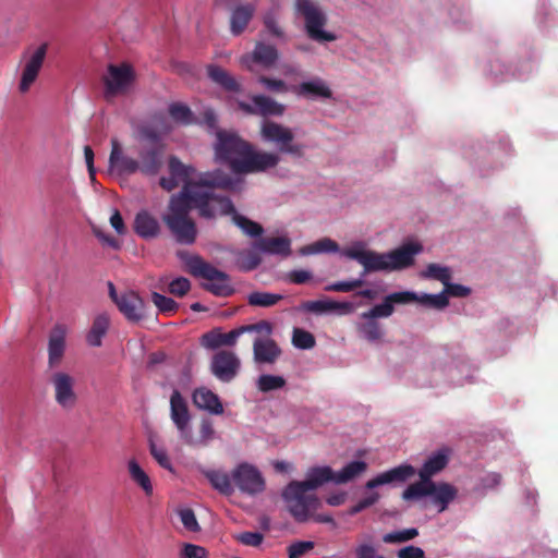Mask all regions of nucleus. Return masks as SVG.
I'll return each instance as SVG.
<instances>
[{
	"label": "nucleus",
	"mask_w": 558,
	"mask_h": 558,
	"mask_svg": "<svg viewBox=\"0 0 558 558\" xmlns=\"http://www.w3.org/2000/svg\"><path fill=\"white\" fill-rule=\"evenodd\" d=\"M240 182L227 179L220 173L204 174L197 182L182 186L178 194L170 197L168 213L162 220L175 241L180 244H193L197 236V228L190 216L191 210L207 220H213L233 210L230 197L217 190L235 191Z\"/></svg>",
	"instance_id": "obj_1"
},
{
	"label": "nucleus",
	"mask_w": 558,
	"mask_h": 558,
	"mask_svg": "<svg viewBox=\"0 0 558 558\" xmlns=\"http://www.w3.org/2000/svg\"><path fill=\"white\" fill-rule=\"evenodd\" d=\"M423 251V245L417 242L404 243L398 248L378 253L371 250H364L361 243L342 251V255L356 260L363 266L362 276L375 271H397L407 269L414 265L415 256Z\"/></svg>",
	"instance_id": "obj_2"
},
{
	"label": "nucleus",
	"mask_w": 558,
	"mask_h": 558,
	"mask_svg": "<svg viewBox=\"0 0 558 558\" xmlns=\"http://www.w3.org/2000/svg\"><path fill=\"white\" fill-rule=\"evenodd\" d=\"M295 9L304 19V28L310 39L316 43H330L337 39L333 33L325 31L326 13L312 0H295Z\"/></svg>",
	"instance_id": "obj_3"
},
{
	"label": "nucleus",
	"mask_w": 558,
	"mask_h": 558,
	"mask_svg": "<svg viewBox=\"0 0 558 558\" xmlns=\"http://www.w3.org/2000/svg\"><path fill=\"white\" fill-rule=\"evenodd\" d=\"M430 496L433 504L438 507V512H444L457 498L458 489L446 482H430L428 484H410L402 493L404 500H417Z\"/></svg>",
	"instance_id": "obj_4"
},
{
	"label": "nucleus",
	"mask_w": 558,
	"mask_h": 558,
	"mask_svg": "<svg viewBox=\"0 0 558 558\" xmlns=\"http://www.w3.org/2000/svg\"><path fill=\"white\" fill-rule=\"evenodd\" d=\"M186 265L191 275L209 281L204 284L207 291L217 296H228L233 293V288L229 283V276L206 263L199 256L190 257Z\"/></svg>",
	"instance_id": "obj_5"
},
{
	"label": "nucleus",
	"mask_w": 558,
	"mask_h": 558,
	"mask_svg": "<svg viewBox=\"0 0 558 558\" xmlns=\"http://www.w3.org/2000/svg\"><path fill=\"white\" fill-rule=\"evenodd\" d=\"M260 137L264 142L275 144L279 151L294 157L304 155V145L293 143L294 134L291 129L271 120H265L260 125Z\"/></svg>",
	"instance_id": "obj_6"
},
{
	"label": "nucleus",
	"mask_w": 558,
	"mask_h": 558,
	"mask_svg": "<svg viewBox=\"0 0 558 558\" xmlns=\"http://www.w3.org/2000/svg\"><path fill=\"white\" fill-rule=\"evenodd\" d=\"M215 155L219 161L228 162L233 171L235 161L246 158L251 144L236 133L218 130L216 133Z\"/></svg>",
	"instance_id": "obj_7"
},
{
	"label": "nucleus",
	"mask_w": 558,
	"mask_h": 558,
	"mask_svg": "<svg viewBox=\"0 0 558 558\" xmlns=\"http://www.w3.org/2000/svg\"><path fill=\"white\" fill-rule=\"evenodd\" d=\"M283 499L288 502L291 515L298 522H305L310 518L312 510L318 505V498L299 485L298 481H292L282 493Z\"/></svg>",
	"instance_id": "obj_8"
},
{
	"label": "nucleus",
	"mask_w": 558,
	"mask_h": 558,
	"mask_svg": "<svg viewBox=\"0 0 558 558\" xmlns=\"http://www.w3.org/2000/svg\"><path fill=\"white\" fill-rule=\"evenodd\" d=\"M135 80V72L130 63L109 64L104 76L105 97L110 99L125 93Z\"/></svg>",
	"instance_id": "obj_9"
},
{
	"label": "nucleus",
	"mask_w": 558,
	"mask_h": 558,
	"mask_svg": "<svg viewBox=\"0 0 558 558\" xmlns=\"http://www.w3.org/2000/svg\"><path fill=\"white\" fill-rule=\"evenodd\" d=\"M280 162V156L277 153L255 150L251 146L246 158L235 161L233 165L234 173H257L265 172L276 168Z\"/></svg>",
	"instance_id": "obj_10"
},
{
	"label": "nucleus",
	"mask_w": 558,
	"mask_h": 558,
	"mask_svg": "<svg viewBox=\"0 0 558 558\" xmlns=\"http://www.w3.org/2000/svg\"><path fill=\"white\" fill-rule=\"evenodd\" d=\"M48 52V44L44 43L35 48L33 51L24 53V66L19 83V90L25 94L29 90L32 85L36 82L38 74L44 65Z\"/></svg>",
	"instance_id": "obj_11"
},
{
	"label": "nucleus",
	"mask_w": 558,
	"mask_h": 558,
	"mask_svg": "<svg viewBox=\"0 0 558 558\" xmlns=\"http://www.w3.org/2000/svg\"><path fill=\"white\" fill-rule=\"evenodd\" d=\"M234 486L247 495H257L265 489V480L257 468L248 463H240L232 470Z\"/></svg>",
	"instance_id": "obj_12"
},
{
	"label": "nucleus",
	"mask_w": 558,
	"mask_h": 558,
	"mask_svg": "<svg viewBox=\"0 0 558 558\" xmlns=\"http://www.w3.org/2000/svg\"><path fill=\"white\" fill-rule=\"evenodd\" d=\"M49 380L53 388L56 402L64 410L74 409L78 401L75 378L66 372L58 371L51 374Z\"/></svg>",
	"instance_id": "obj_13"
},
{
	"label": "nucleus",
	"mask_w": 558,
	"mask_h": 558,
	"mask_svg": "<svg viewBox=\"0 0 558 558\" xmlns=\"http://www.w3.org/2000/svg\"><path fill=\"white\" fill-rule=\"evenodd\" d=\"M170 417L178 429L180 438L183 441L192 442L190 438L192 415L186 400L177 389H174L170 396Z\"/></svg>",
	"instance_id": "obj_14"
},
{
	"label": "nucleus",
	"mask_w": 558,
	"mask_h": 558,
	"mask_svg": "<svg viewBox=\"0 0 558 558\" xmlns=\"http://www.w3.org/2000/svg\"><path fill=\"white\" fill-rule=\"evenodd\" d=\"M69 327L65 324L57 323L48 333V366L56 368L60 366L66 351V338L69 335Z\"/></svg>",
	"instance_id": "obj_15"
},
{
	"label": "nucleus",
	"mask_w": 558,
	"mask_h": 558,
	"mask_svg": "<svg viewBox=\"0 0 558 558\" xmlns=\"http://www.w3.org/2000/svg\"><path fill=\"white\" fill-rule=\"evenodd\" d=\"M240 365V359L234 352L221 350L213 357L211 372L219 380L229 383L236 376Z\"/></svg>",
	"instance_id": "obj_16"
},
{
	"label": "nucleus",
	"mask_w": 558,
	"mask_h": 558,
	"mask_svg": "<svg viewBox=\"0 0 558 558\" xmlns=\"http://www.w3.org/2000/svg\"><path fill=\"white\" fill-rule=\"evenodd\" d=\"M416 474V470L411 464H400L388 471H385L377 476L366 482L367 489H374L378 486L386 484H401L405 483Z\"/></svg>",
	"instance_id": "obj_17"
},
{
	"label": "nucleus",
	"mask_w": 558,
	"mask_h": 558,
	"mask_svg": "<svg viewBox=\"0 0 558 558\" xmlns=\"http://www.w3.org/2000/svg\"><path fill=\"white\" fill-rule=\"evenodd\" d=\"M163 147L161 145L143 146L138 150V171L145 175H156L162 167Z\"/></svg>",
	"instance_id": "obj_18"
},
{
	"label": "nucleus",
	"mask_w": 558,
	"mask_h": 558,
	"mask_svg": "<svg viewBox=\"0 0 558 558\" xmlns=\"http://www.w3.org/2000/svg\"><path fill=\"white\" fill-rule=\"evenodd\" d=\"M111 151L109 156V167L119 175H131L138 171L137 160L123 154L121 145L117 138H111Z\"/></svg>",
	"instance_id": "obj_19"
},
{
	"label": "nucleus",
	"mask_w": 558,
	"mask_h": 558,
	"mask_svg": "<svg viewBox=\"0 0 558 558\" xmlns=\"http://www.w3.org/2000/svg\"><path fill=\"white\" fill-rule=\"evenodd\" d=\"M124 317L133 323L140 322L144 316L145 304L141 296L134 291H126L120 294L116 304Z\"/></svg>",
	"instance_id": "obj_20"
},
{
	"label": "nucleus",
	"mask_w": 558,
	"mask_h": 558,
	"mask_svg": "<svg viewBox=\"0 0 558 558\" xmlns=\"http://www.w3.org/2000/svg\"><path fill=\"white\" fill-rule=\"evenodd\" d=\"M168 168H169V174H171L173 178H175L178 181L183 183V186H185L187 183L197 182L199 181L204 174H213V173H220L222 177L227 179H232L230 175L225 173L221 170H214V171H207L199 173L196 178H193L196 170L192 166L184 165L178 157L171 156L168 161Z\"/></svg>",
	"instance_id": "obj_21"
},
{
	"label": "nucleus",
	"mask_w": 558,
	"mask_h": 558,
	"mask_svg": "<svg viewBox=\"0 0 558 558\" xmlns=\"http://www.w3.org/2000/svg\"><path fill=\"white\" fill-rule=\"evenodd\" d=\"M254 361L258 364H274L282 351L271 338H255L253 342Z\"/></svg>",
	"instance_id": "obj_22"
},
{
	"label": "nucleus",
	"mask_w": 558,
	"mask_h": 558,
	"mask_svg": "<svg viewBox=\"0 0 558 558\" xmlns=\"http://www.w3.org/2000/svg\"><path fill=\"white\" fill-rule=\"evenodd\" d=\"M192 401L197 409L207 411L210 414L220 415L223 413V405L220 398L206 387L194 389Z\"/></svg>",
	"instance_id": "obj_23"
},
{
	"label": "nucleus",
	"mask_w": 558,
	"mask_h": 558,
	"mask_svg": "<svg viewBox=\"0 0 558 558\" xmlns=\"http://www.w3.org/2000/svg\"><path fill=\"white\" fill-rule=\"evenodd\" d=\"M449 458L444 450H439L427 458L418 471L420 481L414 484H428L434 482L432 478L441 472L448 464Z\"/></svg>",
	"instance_id": "obj_24"
},
{
	"label": "nucleus",
	"mask_w": 558,
	"mask_h": 558,
	"mask_svg": "<svg viewBox=\"0 0 558 558\" xmlns=\"http://www.w3.org/2000/svg\"><path fill=\"white\" fill-rule=\"evenodd\" d=\"M134 231L143 239H154L160 233L158 220L147 210H141L134 219Z\"/></svg>",
	"instance_id": "obj_25"
},
{
	"label": "nucleus",
	"mask_w": 558,
	"mask_h": 558,
	"mask_svg": "<svg viewBox=\"0 0 558 558\" xmlns=\"http://www.w3.org/2000/svg\"><path fill=\"white\" fill-rule=\"evenodd\" d=\"M293 92L299 96L316 99L324 98L330 99L332 97V92L329 86L319 77H316L308 82H303L298 86L293 87Z\"/></svg>",
	"instance_id": "obj_26"
},
{
	"label": "nucleus",
	"mask_w": 558,
	"mask_h": 558,
	"mask_svg": "<svg viewBox=\"0 0 558 558\" xmlns=\"http://www.w3.org/2000/svg\"><path fill=\"white\" fill-rule=\"evenodd\" d=\"M335 483V472L330 466H315L308 470L306 480L299 482L304 489L314 490L325 483Z\"/></svg>",
	"instance_id": "obj_27"
},
{
	"label": "nucleus",
	"mask_w": 558,
	"mask_h": 558,
	"mask_svg": "<svg viewBox=\"0 0 558 558\" xmlns=\"http://www.w3.org/2000/svg\"><path fill=\"white\" fill-rule=\"evenodd\" d=\"M254 246L267 254L289 255L291 252V243L288 238H262L257 240Z\"/></svg>",
	"instance_id": "obj_28"
},
{
	"label": "nucleus",
	"mask_w": 558,
	"mask_h": 558,
	"mask_svg": "<svg viewBox=\"0 0 558 558\" xmlns=\"http://www.w3.org/2000/svg\"><path fill=\"white\" fill-rule=\"evenodd\" d=\"M109 327L110 318L108 314L101 313L97 315L86 335L87 344L94 348L100 347L102 344V338L107 335Z\"/></svg>",
	"instance_id": "obj_29"
},
{
	"label": "nucleus",
	"mask_w": 558,
	"mask_h": 558,
	"mask_svg": "<svg viewBox=\"0 0 558 558\" xmlns=\"http://www.w3.org/2000/svg\"><path fill=\"white\" fill-rule=\"evenodd\" d=\"M209 78L227 92L240 93V83L221 66L210 64L207 66Z\"/></svg>",
	"instance_id": "obj_30"
},
{
	"label": "nucleus",
	"mask_w": 558,
	"mask_h": 558,
	"mask_svg": "<svg viewBox=\"0 0 558 558\" xmlns=\"http://www.w3.org/2000/svg\"><path fill=\"white\" fill-rule=\"evenodd\" d=\"M254 14V7L251 4L238 5L231 12L230 29L233 35L244 32Z\"/></svg>",
	"instance_id": "obj_31"
},
{
	"label": "nucleus",
	"mask_w": 558,
	"mask_h": 558,
	"mask_svg": "<svg viewBox=\"0 0 558 558\" xmlns=\"http://www.w3.org/2000/svg\"><path fill=\"white\" fill-rule=\"evenodd\" d=\"M241 336L240 329L234 328L229 332H207L203 336V344L209 349H217L223 345L232 347Z\"/></svg>",
	"instance_id": "obj_32"
},
{
	"label": "nucleus",
	"mask_w": 558,
	"mask_h": 558,
	"mask_svg": "<svg viewBox=\"0 0 558 558\" xmlns=\"http://www.w3.org/2000/svg\"><path fill=\"white\" fill-rule=\"evenodd\" d=\"M252 102L257 109V113L264 117L276 116L280 117L284 113L286 107L277 102L272 98L265 95H255L252 97Z\"/></svg>",
	"instance_id": "obj_33"
},
{
	"label": "nucleus",
	"mask_w": 558,
	"mask_h": 558,
	"mask_svg": "<svg viewBox=\"0 0 558 558\" xmlns=\"http://www.w3.org/2000/svg\"><path fill=\"white\" fill-rule=\"evenodd\" d=\"M128 469L132 481L144 490L146 496H151L154 488L150 477L141 468V465L134 459H132L128 463Z\"/></svg>",
	"instance_id": "obj_34"
},
{
	"label": "nucleus",
	"mask_w": 558,
	"mask_h": 558,
	"mask_svg": "<svg viewBox=\"0 0 558 558\" xmlns=\"http://www.w3.org/2000/svg\"><path fill=\"white\" fill-rule=\"evenodd\" d=\"M252 58L255 62L263 64L266 68L272 66L278 60V50L264 43L256 44Z\"/></svg>",
	"instance_id": "obj_35"
},
{
	"label": "nucleus",
	"mask_w": 558,
	"mask_h": 558,
	"mask_svg": "<svg viewBox=\"0 0 558 558\" xmlns=\"http://www.w3.org/2000/svg\"><path fill=\"white\" fill-rule=\"evenodd\" d=\"M225 216H231L233 223L250 236H260L264 232V229L259 223L238 214L234 206L233 210L226 214Z\"/></svg>",
	"instance_id": "obj_36"
},
{
	"label": "nucleus",
	"mask_w": 558,
	"mask_h": 558,
	"mask_svg": "<svg viewBox=\"0 0 558 558\" xmlns=\"http://www.w3.org/2000/svg\"><path fill=\"white\" fill-rule=\"evenodd\" d=\"M367 464L364 461H352L335 473L336 484H345L365 472Z\"/></svg>",
	"instance_id": "obj_37"
},
{
	"label": "nucleus",
	"mask_w": 558,
	"mask_h": 558,
	"mask_svg": "<svg viewBox=\"0 0 558 558\" xmlns=\"http://www.w3.org/2000/svg\"><path fill=\"white\" fill-rule=\"evenodd\" d=\"M206 477L213 487L221 494L230 496L233 493L232 475L230 476L228 473L221 471H209L206 473Z\"/></svg>",
	"instance_id": "obj_38"
},
{
	"label": "nucleus",
	"mask_w": 558,
	"mask_h": 558,
	"mask_svg": "<svg viewBox=\"0 0 558 558\" xmlns=\"http://www.w3.org/2000/svg\"><path fill=\"white\" fill-rule=\"evenodd\" d=\"M215 429L213 423L209 418H203L199 423V436L194 437L192 434V428L190 427V438L192 442L184 441L187 446L197 447V446H207V444L214 438Z\"/></svg>",
	"instance_id": "obj_39"
},
{
	"label": "nucleus",
	"mask_w": 558,
	"mask_h": 558,
	"mask_svg": "<svg viewBox=\"0 0 558 558\" xmlns=\"http://www.w3.org/2000/svg\"><path fill=\"white\" fill-rule=\"evenodd\" d=\"M171 119L182 125H190L194 122V114L189 106L181 102H172L168 108Z\"/></svg>",
	"instance_id": "obj_40"
},
{
	"label": "nucleus",
	"mask_w": 558,
	"mask_h": 558,
	"mask_svg": "<svg viewBox=\"0 0 558 558\" xmlns=\"http://www.w3.org/2000/svg\"><path fill=\"white\" fill-rule=\"evenodd\" d=\"M283 299V295L264 291H254L248 294L247 303L251 306L271 307Z\"/></svg>",
	"instance_id": "obj_41"
},
{
	"label": "nucleus",
	"mask_w": 558,
	"mask_h": 558,
	"mask_svg": "<svg viewBox=\"0 0 558 558\" xmlns=\"http://www.w3.org/2000/svg\"><path fill=\"white\" fill-rule=\"evenodd\" d=\"M338 251V243L329 238L320 239L301 248V253L303 255H312L318 253H336Z\"/></svg>",
	"instance_id": "obj_42"
},
{
	"label": "nucleus",
	"mask_w": 558,
	"mask_h": 558,
	"mask_svg": "<svg viewBox=\"0 0 558 558\" xmlns=\"http://www.w3.org/2000/svg\"><path fill=\"white\" fill-rule=\"evenodd\" d=\"M424 278H430L440 281L444 286L451 280V271L448 267L438 264H429L422 272Z\"/></svg>",
	"instance_id": "obj_43"
},
{
	"label": "nucleus",
	"mask_w": 558,
	"mask_h": 558,
	"mask_svg": "<svg viewBox=\"0 0 558 558\" xmlns=\"http://www.w3.org/2000/svg\"><path fill=\"white\" fill-rule=\"evenodd\" d=\"M292 343L295 348L308 350L315 347V337L307 330L294 328Z\"/></svg>",
	"instance_id": "obj_44"
},
{
	"label": "nucleus",
	"mask_w": 558,
	"mask_h": 558,
	"mask_svg": "<svg viewBox=\"0 0 558 558\" xmlns=\"http://www.w3.org/2000/svg\"><path fill=\"white\" fill-rule=\"evenodd\" d=\"M418 535V531L415 527L405 529L402 531H396L387 533L383 536V542L386 544L404 543L415 538Z\"/></svg>",
	"instance_id": "obj_45"
},
{
	"label": "nucleus",
	"mask_w": 558,
	"mask_h": 558,
	"mask_svg": "<svg viewBox=\"0 0 558 558\" xmlns=\"http://www.w3.org/2000/svg\"><path fill=\"white\" fill-rule=\"evenodd\" d=\"M286 385V380L281 376L262 375L257 380V387L263 392L280 389Z\"/></svg>",
	"instance_id": "obj_46"
},
{
	"label": "nucleus",
	"mask_w": 558,
	"mask_h": 558,
	"mask_svg": "<svg viewBox=\"0 0 558 558\" xmlns=\"http://www.w3.org/2000/svg\"><path fill=\"white\" fill-rule=\"evenodd\" d=\"M359 331L368 341H377L383 337L379 324L375 319H367L359 326Z\"/></svg>",
	"instance_id": "obj_47"
},
{
	"label": "nucleus",
	"mask_w": 558,
	"mask_h": 558,
	"mask_svg": "<svg viewBox=\"0 0 558 558\" xmlns=\"http://www.w3.org/2000/svg\"><path fill=\"white\" fill-rule=\"evenodd\" d=\"M149 452L156 462L163 469L173 472L171 460L163 447H158L153 440L149 441Z\"/></svg>",
	"instance_id": "obj_48"
},
{
	"label": "nucleus",
	"mask_w": 558,
	"mask_h": 558,
	"mask_svg": "<svg viewBox=\"0 0 558 558\" xmlns=\"http://www.w3.org/2000/svg\"><path fill=\"white\" fill-rule=\"evenodd\" d=\"M151 300L157 308L163 314L175 313L179 308V304L174 300L158 292H153Z\"/></svg>",
	"instance_id": "obj_49"
},
{
	"label": "nucleus",
	"mask_w": 558,
	"mask_h": 558,
	"mask_svg": "<svg viewBox=\"0 0 558 558\" xmlns=\"http://www.w3.org/2000/svg\"><path fill=\"white\" fill-rule=\"evenodd\" d=\"M417 302L425 306H428V307L441 310L448 305L449 300H448V296L445 294V292H441L439 294H426L425 293V294L418 295Z\"/></svg>",
	"instance_id": "obj_50"
},
{
	"label": "nucleus",
	"mask_w": 558,
	"mask_h": 558,
	"mask_svg": "<svg viewBox=\"0 0 558 558\" xmlns=\"http://www.w3.org/2000/svg\"><path fill=\"white\" fill-rule=\"evenodd\" d=\"M393 306L387 301L386 296L383 303L375 305L368 312H364L362 318L375 319L378 317H389L393 313Z\"/></svg>",
	"instance_id": "obj_51"
},
{
	"label": "nucleus",
	"mask_w": 558,
	"mask_h": 558,
	"mask_svg": "<svg viewBox=\"0 0 558 558\" xmlns=\"http://www.w3.org/2000/svg\"><path fill=\"white\" fill-rule=\"evenodd\" d=\"M241 336L246 332H256L263 335L266 338L272 333V324L267 320H259L255 324L244 325L239 327Z\"/></svg>",
	"instance_id": "obj_52"
},
{
	"label": "nucleus",
	"mask_w": 558,
	"mask_h": 558,
	"mask_svg": "<svg viewBox=\"0 0 558 558\" xmlns=\"http://www.w3.org/2000/svg\"><path fill=\"white\" fill-rule=\"evenodd\" d=\"M179 517L183 526L190 532H198L201 526L197 522L195 513L190 508H183L179 510Z\"/></svg>",
	"instance_id": "obj_53"
},
{
	"label": "nucleus",
	"mask_w": 558,
	"mask_h": 558,
	"mask_svg": "<svg viewBox=\"0 0 558 558\" xmlns=\"http://www.w3.org/2000/svg\"><path fill=\"white\" fill-rule=\"evenodd\" d=\"M258 82L269 92L277 94H284L289 90V87L282 80L270 78L265 75L258 77Z\"/></svg>",
	"instance_id": "obj_54"
},
{
	"label": "nucleus",
	"mask_w": 558,
	"mask_h": 558,
	"mask_svg": "<svg viewBox=\"0 0 558 558\" xmlns=\"http://www.w3.org/2000/svg\"><path fill=\"white\" fill-rule=\"evenodd\" d=\"M364 284V280L362 278L354 279L351 281H339L325 287L326 291L332 292H350L356 288H360Z\"/></svg>",
	"instance_id": "obj_55"
},
{
	"label": "nucleus",
	"mask_w": 558,
	"mask_h": 558,
	"mask_svg": "<svg viewBox=\"0 0 558 558\" xmlns=\"http://www.w3.org/2000/svg\"><path fill=\"white\" fill-rule=\"evenodd\" d=\"M241 268L243 270H253L259 266L262 263V257L257 252L247 251L240 255Z\"/></svg>",
	"instance_id": "obj_56"
},
{
	"label": "nucleus",
	"mask_w": 558,
	"mask_h": 558,
	"mask_svg": "<svg viewBox=\"0 0 558 558\" xmlns=\"http://www.w3.org/2000/svg\"><path fill=\"white\" fill-rule=\"evenodd\" d=\"M418 295L412 291L393 292L387 295V301L393 306V304H408L411 302H417Z\"/></svg>",
	"instance_id": "obj_57"
},
{
	"label": "nucleus",
	"mask_w": 558,
	"mask_h": 558,
	"mask_svg": "<svg viewBox=\"0 0 558 558\" xmlns=\"http://www.w3.org/2000/svg\"><path fill=\"white\" fill-rule=\"evenodd\" d=\"M206 556L207 551L204 547L190 543L183 544L179 554V558H206Z\"/></svg>",
	"instance_id": "obj_58"
},
{
	"label": "nucleus",
	"mask_w": 558,
	"mask_h": 558,
	"mask_svg": "<svg viewBox=\"0 0 558 558\" xmlns=\"http://www.w3.org/2000/svg\"><path fill=\"white\" fill-rule=\"evenodd\" d=\"M313 548L314 543L311 541L295 542L288 547V557L300 558Z\"/></svg>",
	"instance_id": "obj_59"
},
{
	"label": "nucleus",
	"mask_w": 558,
	"mask_h": 558,
	"mask_svg": "<svg viewBox=\"0 0 558 558\" xmlns=\"http://www.w3.org/2000/svg\"><path fill=\"white\" fill-rule=\"evenodd\" d=\"M379 498H380V495L378 493H376V492L372 493L371 495L362 498L354 506H352L349 510V514L354 515V514L360 513L364 509L369 508L373 505H375L379 500Z\"/></svg>",
	"instance_id": "obj_60"
},
{
	"label": "nucleus",
	"mask_w": 558,
	"mask_h": 558,
	"mask_svg": "<svg viewBox=\"0 0 558 558\" xmlns=\"http://www.w3.org/2000/svg\"><path fill=\"white\" fill-rule=\"evenodd\" d=\"M235 539L245 546L257 547L262 544L264 536L259 532H243L238 534Z\"/></svg>",
	"instance_id": "obj_61"
},
{
	"label": "nucleus",
	"mask_w": 558,
	"mask_h": 558,
	"mask_svg": "<svg viewBox=\"0 0 558 558\" xmlns=\"http://www.w3.org/2000/svg\"><path fill=\"white\" fill-rule=\"evenodd\" d=\"M191 288L189 279L179 277L169 283V292L177 296L185 295Z\"/></svg>",
	"instance_id": "obj_62"
},
{
	"label": "nucleus",
	"mask_w": 558,
	"mask_h": 558,
	"mask_svg": "<svg viewBox=\"0 0 558 558\" xmlns=\"http://www.w3.org/2000/svg\"><path fill=\"white\" fill-rule=\"evenodd\" d=\"M331 301H306L303 302L301 308L311 313H324L331 311Z\"/></svg>",
	"instance_id": "obj_63"
},
{
	"label": "nucleus",
	"mask_w": 558,
	"mask_h": 558,
	"mask_svg": "<svg viewBox=\"0 0 558 558\" xmlns=\"http://www.w3.org/2000/svg\"><path fill=\"white\" fill-rule=\"evenodd\" d=\"M356 558H384L383 555L378 554L377 549L368 544H362L355 549Z\"/></svg>",
	"instance_id": "obj_64"
}]
</instances>
